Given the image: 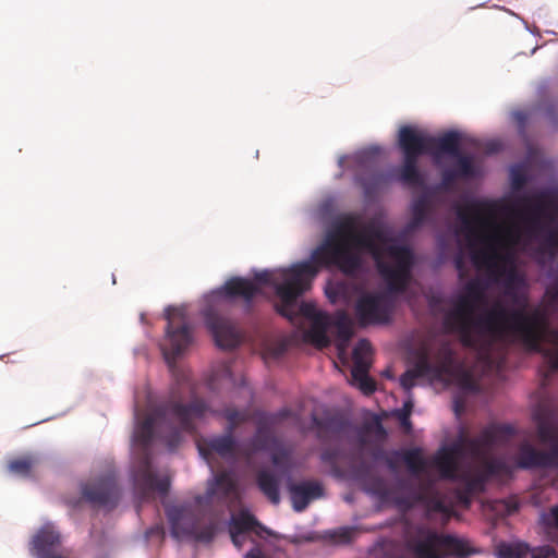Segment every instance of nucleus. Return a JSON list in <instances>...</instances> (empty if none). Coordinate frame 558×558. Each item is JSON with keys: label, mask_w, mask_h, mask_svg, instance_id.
<instances>
[{"label": "nucleus", "mask_w": 558, "mask_h": 558, "mask_svg": "<svg viewBox=\"0 0 558 558\" xmlns=\"http://www.w3.org/2000/svg\"><path fill=\"white\" fill-rule=\"evenodd\" d=\"M393 311L391 298L385 293H365L355 304V314L361 325L387 323Z\"/></svg>", "instance_id": "obj_14"}, {"label": "nucleus", "mask_w": 558, "mask_h": 558, "mask_svg": "<svg viewBox=\"0 0 558 558\" xmlns=\"http://www.w3.org/2000/svg\"><path fill=\"white\" fill-rule=\"evenodd\" d=\"M461 265H462V260H461V258L457 259V267H458V268H460V267H461Z\"/></svg>", "instance_id": "obj_63"}, {"label": "nucleus", "mask_w": 558, "mask_h": 558, "mask_svg": "<svg viewBox=\"0 0 558 558\" xmlns=\"http://www.w3.org/2000/svg\"><path fill=\"white\" fill-rule=\"evenodd\" d=\"M418 377H416V374L412 369H408L404 374L400 377V385L401 387L409 391L415 386V380Z\"/></svg>", "instance_id": "obj_49"}, {"label": "nucleus", "mask_w": 558, "mask_h": 558, "mask_svg": "<svg viewBox=\"0 0 558 558\" xmlns=\"http://www.w3.org/2000/svg\"><path fill=\"white\" fill-rule=\"evenodd\" d=\"M411 369L414 372V374H416V377L420 378L429 375L433 371V367L428 361V357L423 355Z\"/></svg>", "instance_id": "obj_44"}, {"label": "nucleus", "mask_w": 558, "mask_h": 558, "mask_svg": "<svg viewBox=\"0 0 558 558\" xmlns=\"http://www.w3.org/2000/svg\"><path fill=\"white\" fill-rule=\"evenodd\" d=\"M460 142V134L456 131L433 136L416 126H401L398 132V146L403 155V163L399 169L398 180L409 186L423 184V175L417 166L422 155H430L436 161L444 155L451 156L457 159L453 169L460 178L473 177V159L461 153Z\"/></svg>", "instance_id": "obj_4"}, {"label": "nucleus", "mask_w": 558, "mask_h": 558, "mask_svg": "<svg viewBox=\"0 0 558 558\" xmlns=\"http://www.w3.org/2000/svg\"><path fill=\"white\" fill-rule=\"evenodd\" d=\"M536 432L541 442L558 446V427L549 418L538 416Z\"/></svg>", "instance_id": "obj_30"}, {"label": "nucleus", "mask_w": 558, "mask_h": 558, "mask_svg": "<svg viewBox=\"0 0 558 558\" xmlns=\"http://www.w3.org/2000/svg\"><path fill=\"white\" fill-rule=\"evenodd\" d=\"M165 316L167 319L166 336L160 349L165 361L170 368H173L177 357L192 343V332L183 308L170 306L166 310Z\"/></svg>", "instance_id": "obj_11"}, {"label": "nucleus", "mask_w": 558, "mask_h": 558, "mask_svg": "<svg viewBox=\"0 0 558 558\" xmlns=\"http://www.w3.org/2000/svg\"><path fill=\"white\" fill-rule=\"evenodd\" d=\"M60 543V535L50 526L41 527L33 538V550L38 557L50 556L52 550Z\"/></svg>", "instance_id": "obj_23"}, {"label": "nucleus", "mask_w": 558, "mask_h": 558, "mask_svg": "<svg viewBox=\"0 0 558 558\" xmlns=\"http://www.w3.org/2000/svg\"><path fill=\"white\" fill-rule=\"evenodd\" d=\"M545 355L550 359L553 367L555 369H558V351L557 352L546 351Z\"/></svg>", "instance_id": "obj_58"}, {"label": "nucleus", "mask_w": 558, "mask_h": 558, "mask_svg": "<svg viewBox=\"0 0 558 558\" xmlns=\"http://www.w3.org/2000/svg\"><path fill=\"white\" fill-rule=\"evenodd\" d=\"M504 239L506 242L510 245H517L520 242L521 239V232L518 226H509L504 230Z\"/></svg>", "instance_id": "obj_47"}, {"label": "nucleus", "mask_w": 558, "mask_h": 558, "mask_svg": "<svg viewBox=\"0 0 558 558\" xmlns=\"http://www.w3.org/2000/svg\"><path fill=\"white\" fill-rule=\"evenodd\" d=\"M399 418H400L401 424H402L404 427H410V426H411V422H410V411H408V413H404L403 415H399Z\"/></svg>", "instance_id": "obj_59"}, {"label": "nucleus", "mask_w": 558, "mask_h": 558, "mask_svg": "<svg viewBox=\"0 0 558 558\" xmlns=\"http://www.w3.org/2000/svg\"><path fill=\"white\" fill-rule=\"evenodd\" d=\"M260 524L256 518L248 511H240L236 515H233L230 523V534L233 544H238L240 535L246 532L254 531L259 527Z\"/></svg>", "instance_id": "obj_29"}, {"label": "nucleus", "mask_w": 558, "mask_h": 558, "mask_svg": "<svg viewBox=\"0 0 558 558\" xmlns=\"http://www.w3.org/2000/svg\"><path fill=\"white\" fill-rule=\"evenodd\" d=\"M170 488V478L163 476L159 478L151 470L150 459L146 454L142 461L141 468L134 474V492L141 501H148L154 498V494L161 496L168 494Z\"/></svg>", "instance_id": "obj_16"}, {"label": "nucleus", "mask_w": 558, "mask_h": 558, "mask_svg": "<svg viewBox=\"0 0 558 558\" xmlns=\"http://www.w3.org/2000/svg\"><path fill=\"white\" fill-rule=\"evenodd\" d=\"M38 460L31 454L17 457L8 463V470L22 477H28Z\"/></svg>", "instance_id": "obj_31"}, {"label": "nucleus", "mask_w": 558, "mask_h": 558, "mask_svg": "<svg viewBox=\"0 0 558 558\" xmlns=\"http://www.w3.org/2000/svg\"><path fill=\"white\" fill-rule=\"evenodd\" d=\"M245 558H266L263 554L262 549L258 547L252 548L246 555Z\"/></svg>", "instance_id": "obj_56"}, {"label": "nucleus", "mask_w": 558, "mask_h": 558, "mask_svg": "<svg viewBox=\"0 0 558 558\" xmlns=\"http://www.w3.org/2000/svg\"><path fill=\"white\" fill-rule=\"evenodd\" d=\"M163 535H165V531H163L162 525H160V524H156L155 526L150 527L146 532V537L147 538H150L153 536H157L159 538H163Z\"/></svg>", "instance_id": "obj_53"}, {"label": "nucleus", "mask_w": 558, "mask_h": 558, "mask_svg": "<svg viewBox=\"0 0 558 558\" xmlns=\"http://www.w3.org/2000/svg\"><path fill=\"white\" fill-rule=\"evenodd\" d=\"M458 481L463 482V486L461 488L472 496L483 487V481L481 477H472L469 474L460 473Z\"/></svg>", "instance_id": "obj_41"}, {"label": "nucleus", "mask_w": 558, "mask_h": 558, "mask_svg": "<svg viewBox=\"0 0 558 558\" xmlns=\"http://www.w3.org/2000/svg\"><path fill=\"white\" fill-rule=\"evenodd\" d=\"M245 541V536L244 534L240 535V537L238 538V544H234L236 547H241L243 542Z\"/></svg>", "instance_id": "obj_61"}, {"label": "nucleus", "mask_w": 558, "mask_h": 558, "mask_svg": "<svg viewBox=\"0 0 558 558\" xmlns=\"http://www.w3.org/2000/svg\"><path fill=\"white\" fill-rule=\"evenodd\" d=\"M322 460L324 462L333 463L336 461V453L331 450H326L322 453Z\"/></svg>", "instance_id": "obj_57"}, {"label": "nucleus", "mask_w": 558, "mask_h": 558, "mask_svg": "<svg viewBox=\"0 0 558 558\" xmlns=\"http://www.w3.org/2000/svg\"><path fill=\"white\" fill-rule=\"evenodd\" d=\"M501 144L498 141H490L485 145V153L495 154L500 150Z\"/></svg>", "instance_id": "obj_55"}, {"label": "nucleus", "mask_w": 558, "mask_h": 558, "mask_svg": "<svg viewBox=\"0 0 558 558\" xmlns=\"http://www.w3.org/2000/svg\"><path fill=\"white\" fill-rule=\"evenodd\" d=\"M429 211L428 201L422 196L412 204V218L409 222V229L420 228L427 219Z\"/></svg>", "instance_id": "obj_32"}, {"label": "nucleus", "mask_w": 558, "mask_h": 558, "mask_svg": "<svg viewBox=\"0 0 558 558\" xmlns=\"http://www.w3.org/2000/svg\"><path fill=\"white\" fill-rule=\"evenodd\" d=\"M378 154H379L378 148H369V149L362 151L359 157L361 159L372 160V159L376 158L378 156Z\"/></svg>", "instance_id": "obj_54"}, {"label": "nucleus", "mask_w": 558, "mask_h": 558, "mask_svg": "<svg viewBox=\"0 0 558 558\" xmlns=\"http://www.w3.org/2000/svg\"><path fill=\"white\" fill-rule=\"evenodd\" d=\"M291 454L287 449H280L272 453L271 461L274 465L280 468H289Z\"/></svg>", "instance_id": "obj_45"}, {"label": "nucleus", "mask_w": 558, "mask_h": 558, "mask_svg": "<svg viewBox=\"0 0 558 558\" xmlns=\"http://www.w3.org/2000/svg\"><path fill=\"white\" fill-rule=\"evenodd\" d=\"M417 504H421L425 507L428 514L432 513H442L448 515L449 514V508L445 504L444 499L440 496V493H437L432 496H418L417 497Z\"/></svg>", "instance_id": "obj_34"}, {"label": "nucleus", "mask_w": 558, "mask_h": 558, "mask_svg": "<svg viewBox=\"0 0 558 558\" xmlns=\"http://www.w3.org/2000/svg\"><path fill=\"white\" fill-rule=\"evenodd\" d=\"M274 427L264 415L260 413L256 414V433L251 440V446L254 450H265L275 441Z\"/></svg>", "instance_id": "obj_25"}, {"label": "nucleus", "mask_w": 558, "mask_h": 558, "mask_svg": "<svg viewBox=\"0 0 558 558\" xmlns=\"http://www.w3.org/2000/svg\"><path fill=\"white\" fill-rule=\"evenodd\" d=\"M236 493V482L228 472L218 473L213 482L207 487V497L213 498L220 495L222 498H228Z\"/></svg>", "instance_id": "obj_27"}, {"label": "nucleus", "mask_w": 558, "mask_h": 558, "mask_svg": "<svg viewBox=\"0 0 558 558\" xmlns=\"http://www.w3.org/2000/svg\"><path fill=\"white\" fill-rule=\"evenodd\" d=\"M288 490L295 512L304 511L313 500L324 496V487L318 481L291 483Z\"/></svg>", "instance_id": "obj_18"}, {"label": "nucleus", "mask_w": 558, "mask_h": 558, "mask_svg": "<svg viewBox=\"0 0 558 558\" xmlns=\"http://www.w3.org/2000/svg\"><path fill=\"white\" fill-rule=\"evenodd\" d=\"M524 210L515 205H505L501 210L511 217L525 218L526 232L531 239H539L537 255L550 258L558 255V204L548 201L547 192H539L533 197H523Z\"/></svg>", "instance_id": "obj_7"}, {"label": "nucleus", "mask_w": 558, "mask_h": 558, "mask_svg": "<svg viewBox=\"0 0 558 558\" xmlns=\"http://www.w3.org/2000/svg\"><path fill=\"white\" fill-rule=\"evenodd\" d=\"M360 442H361V445H364V444H365V437H364V436H362V437L360 438Z\"/></svg>", "instance_id": "obj_64"}, {"label": "nucleus", "mask_w": 558, "mask_h": 558, "mask_svg": "<svg viewBox=\"0 0 558 558\" xmlns=\"http://www.w3.org/2000/svg\"><path fill=\"white\" fill-rule=\"evenodd\" d=\"M462 296L477 306L485 301V288L480 281L471 280L465 284Z\"/></svg>", "instance_id": "obj_38"}, {"label": "nucleus", "mask_w": 558, "mask_h": 558, "mask_svg": "<svg viewBox=\"0 0 558 558\" xmlns=\"http://www.w3.org/2000/svg\"><path fill=\"white\" fill-rule=\"evenodd\" d=\"M166 514L174 538H192L203 543L213 541L215 526L213 524L201 526L198 518L190 507L170 506L166 508Z\"/></svg>", "instance_id": "obj_12"}, {"label": "nucleus", "mask_w": 558, "mask_h": 558, "mask_svg": "<svg viewBox=\"0 0 558 558\" xmlns=\"http://www.w3.org/2000/svg\"><path fill=\"white\" fill-rule=\"evenodd\" d=\"M457 498H458L459 502L462 504L464 507H469L471 505L472 495L464 492L462 488H459L457 490Z\"/></svg>", "instance_id": "obj_52"}, {"label": "nucleus", "mask_w": 558, "mask_h": 558, "mask_svg": "<svg viewBox=\"0 0 558 558\" xmlns=\"http://www.w3.org/2000/svg\"><path fill=\"white\" fill-rule=\"evenodd\" d=\"M393 457L396 460L402 461L411 474L415 476L424 473L426 470L427 462L423 458L422 450L420 448L395 451Z\"/></svg>", "instance_id": "obj_28"}, {"label": "nucleus", "mask_w": 558, "mask_h": 558, "mask_svg": "<svg viewBox=\"0 0 558 558\" xmlns=\"http://www.w3.org/2000/svg\"><path fill=\"white\" fill-rule=\"evenodd\" d=\"M223 417L228 421L227 432L233 434L234 429L242 423L246 422L247 413L239 411L235 408H226L222 411Z\"/></svg>", "instance_id": "obj_40"}, {"label": "nucleus", "mask_w": 558, "mask_h": 558, "mask_svg": "<svg viewBox=\"0 0 558 558\" xmlns=\"http://www.w3.org/2000/svg\"><path fill=\"white\" fill-rule=\"evenodd\" d=\"M546 296L550 304L558 305V282L546 290Z\"/></svg>", "instance_id": "obj_51"}, {"label": "nucleus", "mask_w": 558, "mask_h": 558, "mask_svg": "<svg viewBox=\"0 0 558 558\" xmlns=\"http://www.w3.org/2000/svg\"><path fill=\"white\" fill-rule=\"evenodd\" d=\"M372 357V345L368 340L360 339L352 353L353 366L351 376L353 381L359 385L361 391L367 396L376 390V383L369 377Z\"/></svg>", "instance_id": "obj_17"}, {"label": "nucleus", "mask_w": 558, "mask_h": 558, "mask_svg": "<svg viewBox=\"0 0 558 558\" xmlns=\"http://www.w3.org/2000/svg\"><path fill=\"white\" fill-rule=\"evenodd\" d=\"M201 456L209 461L213 454L221 458H233L236 451V441L233 434L226 432L225 435L204 438L197 442Z\"/></svg>", "instance_id": "obj_19"}, {"label": "nucleus", "mask_w": 558, "mask_h": 558, "mask_svg": "<svg viewBox=\"0 0 558 558\" xmlns=\"http://www.w3.org/2000/svg\"><path fill=\"white\" fill-rule=\"evenodd\" d=\"M184 388H191V384L185 377L178 380L169 396L136 424L134 439L145 451L151 444L155 429L168 449L173 451L182 441V432L194 434L196 432L195 421L203 418L209 411V405L201 398H194L187 404L183 403L181 390Z\"/></svg>", "instance_id": "obj_2"}, {"label": "nucleus", "mask_w": 558, "mask_h": 558, "mask_svg": "<svg viewBox=\"0 0 558 558\" xmlns=\"http://www.w3.org/2000/svg\"><path fill=\"white\" fill-rule=\"evenodd\" d=\"M497 203L473 202L466 207H459L457 215L461 221L460 232L466 240L472 262L481 267L494 258L490 244L496 240L488 231L499 229L496 223Z\"/></svg>", "instance_id": "obj_8"}, {"label": "nucleus", "mask_w": 558, "mask_h": 558, "mask_svg": "<svg viewBox=\"0 0 558 558\" xmlns=\"http://www.w3.org/2000/svg\"><path fill=\"white\" fill-rule=\"evenodd\" d=\"M439 493L435 482L426 478L420 482L417 489L411 492L408 496H398L393 498V502L403 510H409L417 505L418 496H432Z\"/></svg>", "instance_id": "obj_24"}, {"label": "nucleus", "mask_w": 558, "mask_h": 558, "mask_svg": "<svg viewBox=\"0 0 558 558\" xmlns=\"http://www.w3.org/2000/svg\"><path fill=\"white\" fill-rule=\"evenodd\" d=\"M411 410H412V404H411L410 402H407V403L404 404L403 410L401 411V413H400L399 415H403L404 413H408V411H410V412H411Z\"/></svg>", "instance_id": "obj_60"}, {"label": "nucleus", "mask_w": 558, "mask_h": 558, "mask_svg": "<svg viewBox=\"0 0 558 558\" xmlns=\"http://www.w3.org/2000/svg\"><path fill=\"white\" fill-rule=\"evenodd\" d=\"M527 181L525 172L520 168L511 170V185L514 191L521 190Z\"/></svg>", "instance_id": "obj_46"}, {"label": "nucleus", "mask_w": 558, "mask_h": 558, "mask_svg": "<svg viewBox=\"0 0 558 558\" xmlns=\"http://www.w3.org/2000/svg\"><path fill=\"white\" fill-rule=\"evenodd\" d=\"M531 558H558L556 550L550 546L534 549Z\"/></svg>", "instance_id": "obj_50"}, {"label": "nucleus", "mask_w": 558, "mask_h": 558, "mask_svg": "<svg viewBox=\"0 0 558 558\" xmlns=\"http://www.w3.org/2000/svg\"><path fill=\"white\" fill-rule=\"evenodd\" d=\"M387 177L383 172H374L369 177L362 178L361 184L365 194L372 196L387 185Z\"/></svg>", "instance_id": "obj_35"}, {"label": "nucleus", "mask_w": 558, "mask_h": 558, "mask_svg": "<svg viewBox=\"0 0 558 558\" xmlns=\"http://www.w3.org/2000/svg\"><path fill=\"white\" fill-rule=\"evenodd\" d=\"M440 302V299L436 298V296H433L432 300H430V305H436L437 303Z\"/></svg>", "instance_id": "obj_62"}, {"label": "nucleus", "mask_w": 558, "mask_h": 558, "mask_svg": "<svg viewBox=\"0 0 558 558\" xmlns=\"http://www.w3.org/2000/svg\"><path fill=\"white\" fill-rule=\"evenodd\" d=\"M489 426H498V427H508L510 428V434L502 440L493 444L486 451L485 456L481 458H475L482 462L483 469L487 475H501L507 474L509 472V468L507 463L498 458H488V454L494 449V447L504 445L510 440V438L514 435V428L510 425H500V424H490Z\"/></svg>", "instance_id": "obj_22"}, {"label": "nucleus", "mask_w": 558, "mask_h": 558, "mask_svg": "<svg viewBox=\"0 0 558 558\" xmlns=\"http://www.w3.org/2000/svg\"><path fill=\"white\" fill-rule=\"evenodd\" d=\"M383 241V233L374 227L357 230L351 240L352 250L372 255L376 268L387 284L390 293H403L412 278L414 254L407 245L388 244L385 250L378 244Z\"/></svg>", "instance_id": "obj_5"}, {"label": "nucleus", "mask_w": 558, "mask_h": 558, "mask_svg": "<svg viewBox=\"0 0 558 558\" xmlns=\"http://www.w3.org/2000/svg\"><path fill=\"white\" fill-rule=\"evenodd\" d=\"M82 496L94 507L113 509L120 500V488L114 472H108L82 486Z\"/></svg>", "instance_id": "obj_13"}, {"label": "nucleus", "mask_w": 558, "mask_h": 558, "mask_svg": "<svg viewBox=\"0 0 558 558\" xmlns=\"http://www.w3.org/2000/svg\"><path fill=\"white\" fill-rule=\"evenodd\" d=\"M352 336L353 330L348 323L341 320L337 324V349L340 356L344 354Z\"/></svg>", "instance_id": "obj_39"}, {"label": "nucleus", "mask_w": 558, "mask_h": 558, "mask_svg": "<svg viewBox=\"0 0 558 558\" xmlns=\"http://www.w3.org/2000/svg\"><path fill=\"white\" fill-rule=\"evenodd\" d=\"M511 296L515 307L508 308L502 303L496 302L493 307L478 318H474L476 305L468 298L460 295L444 317V326L448 331L459 332L463 345L474 348L476 338L473 330L488 332L494 336H510L520 341L532 352H543L542 342L549 328L547 311L542 306H529L526 294L512 293Z\"/></svg>", "instance_id": "obj_1"}, {"label": "nucleus", "mask_w": 558, "mask_h": 558, "mask_svg": "<svg viewBox=\"0 0 558 558\" xmlns=\"http://www.w3.org/2000/svg\"><path fill=\"white\" fill-rule=\"evenodd\" d=\"M317 274V267L305 260L288 269L258 271L254 275L255 282L243 277H231L217 293L228 300L242 299L250 310L253 299L262 292L260 286H271L281 300L278 313L292 322L296 299L310 289Z\"/></svg>", "instance_id": "obj_3"}, {"label": "nucleus", "mask_w": 558, "mask_h": 558, "mask_svg": "<svg viewBox=\"0 0 558 558\" xmlns=\"http://www.w3.org/2000/svg\"><path fill=\"white\" fill-rule=\"evenodd\" d=\"M360 217L345 214L337 218L323 243L313 250L310 262L317 269L337 267L347 277L355 278L363 269V257L352 250L351 240L359 230Z\"/></svg>", "instance_id": "obj_6"}, {"label": "nucleus", "mask_w": 558, "mask_h": 558, "mask_svg": "<svg viewBox=\"0 0 558 558\" xmlns=\"http://www.w3.org/2000/svg\"><path fill=\"white\" fill-rule=\"evenodd\" d=\"M259 413L262 415H264L274 426L278 425L282 421H284L293 415L292 410H290L288 408H283L276 413H267V412H259Z\"/></svg>", "instance_id": "obj_42"}, {"label": "nucleus", "mask_w": 558, "mask_h": 558, "mask_svg": "<svg viewBox=\"0 0 558 558\" xmlns=\"http://www.w3.org/2000/svg\"><path fill=\"white\" fill-rule=\"evenodd\" d=\"M541 523L548 538L558 544V504L553 506L547 512L542 513Z\"/></svg>", "instance_id": "obj_33"}, {"label": "nucleus", "mask_w": 558, "mask_h": 558, "mask_svg": "<svg viewBox=\"0 0 558 558\" xmlns=\"http://www.w3.org/2000/svg\"><path fill=\"white\" fill-rule=\"evenodd\" d=\"M203 316L217 347L233 349L242 342V332L231 319L221 316L211 307L206 308Z\"/></svg>", "instance_id": "obj_15"}, {"label": "nucleus", "mask_w": 558, "mask_h": 558, "mask_svg": "<svg viewBox=\"0 0 558 558\" xmlns=\"http://www.w3.org/2000/svg\"><path fill=\"white\" fill-rule=\"evenodd\" d=\"M438 356L441 360L442 367L449 366L453 361V351L448 343L442 344L438 350Z\"/></svg>", "instance_id": "obj_48"}, {"label": "nucleus", "mask_w": 558, "mask_h": 558, "mask_svg": "<svg viewBox=\"0 0 558 558\" xmlns=\"http://www.w3.org/2000/svg\"><path fill=\"white\" fill-rule=\"evenodd\" d=\"M357 530L352 526H342L327 532V538L333 544L345 545L350 544L355 537Z\"/></svg>", "instance_id": "obj_37"}, {"label": "nucleus", "mask_w": 558, "mask_h": 558, "mask_svg": "<svg viewBox=\"0 0 558 558\" xmlns=\"http://www.w3.org/2000/svg\"><path fill=\"white\" fill-rule=\"evenodd\" d=\"M529 548L524 544L501 543L497 546L498 558H525Z\"/></svg>", "instance_id": "obj_36"}, {"label": "nucleus", "mask_w": 558, "mask_h": 558, "mask_svg": "<svg viewBox=\"0 0 558 558\" xmlns=\"http://www.w3.org/2000/svg\"><path fill=\"white\" fill-rule=\"evenodd\" d=\"M405 547L414 558H441L442 555L464 557L470 554L468 544L454 536L442 535L418 525L405 538Z\"/></svg>", "instance_id": "obj_10"}, {"label": "nucleus", "mask_w": 558, "mask_h": 558, "mask_svg": "<svg viewBox=\"0 0 558 558\" xmlns=\"http://www.w3.org/2000/svg\"><path fill=\"white\" fill-rule=\"evenodd\" d=\"M299 312L302 316L311 319L313 322L311 328L312 339L320 347H326L329 342L328 337L326 335V329L328 325L327 316L319 312L314 304L303 302Z\"/></svg>", "instance_id": "obj_20"}, {"label": "nucleus", "mask_w": 558, "mask_h": 558, "mask_svg": "<svg viewBox=\"0 0 558 558\" xmlns=\"http://www.w3.org/2000/svg\"><path fill=\"white\" fill-rule=\"evenodd\" d=\"M312 422L317 430V436L320 439L338 437L348 427V422L339 415L318 417L313 414Z\"/></svg>", "instance_id": "obj_21"}, {"label": "nucleus", "mask_w": 558, "mask_h": 558, "mask_svg": "<svg viewBox=\"0 0 558 558\" xmlns=\"http://www.w3.org/2000/svg\"><path fill=\"white\" fill-rule=\"evenodd\" d=\"M256 484L267 499L278 505L280 502L279 478L268 470H260L256 474Z\"/></svg>", "instance_id": "obj_26"}, {"label": "nucleus", "mask_w": 558, "mask_h": 558, "mask_svg": "<svg viewBox=\"0 0 558 558\" xmlns=\"http://www.w3.org/2000/svg\"><path fill=\"white\" fill-rule=\"evenodd\" d=\"M458 178H460V177L458 175V172L456 169H452V168L444 169L441 171L440 187L444 190H450L453 186V184Z\"/></svg>", "instance_id": "obj_43"}, {"label": "nucleus", "mask_w": 558, "mask_h": 558, "mask_svg": "<svg viewBox=\"0 0 558 558\" xmlns=\"http://www.w3.org/2000/svg\"><path fill=\"white\" fill-rule=\"evenodd\" d=\"M509 434L508 427L486 426L477 437L470 438L461 435L450 447L439 449L433 457L432 464L439 471L441 478L458 481L459 458L465 454L471 458H481L493 444L505 439Z\"/></svg>", "instance_id": "obj_9"}]
</instances>
